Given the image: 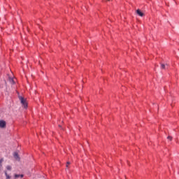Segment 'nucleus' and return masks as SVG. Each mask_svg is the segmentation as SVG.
Segmentation results:
<instances>
[{
	"label": "nucleus",
	"mask_w": 179,
	"mask_h": 179,
	"mask_svg": "<svg viewBox=\"0 0 179 179\" xmlns=\"http://www.w3.org/2000/svg\"><path fill=\"white\" fill-rule=\"evenodd\" d=\"M4 173H5V176H6H6H8V172H7V171H4Z\"/></svg>",
	"instance_id": "nucleus-13"
},
{
	"label": "nucleus",
	"mask_w": 179,
	"mask_h": 179,
	"mask_svg": "<svg viewBox=\"0 0 179 179\" xmlns=\"http://www.w3.org/2000/svg\"><path fill=\"white\" fill-rule=\"evenodd\" d=\"M20 101L22 104L24 108H27V101L22 96H19Z\"/></svg>",
	"instance_id": "nucleus-1"
},
{
	"label": "nucleus",
	"mask_w": 179,
	"mask_h": 179,
	"mask_svg": "<svg viewBox=\"0 0 179 179\" xmlns=\"http://www.w3.org/2000/svg\"><path fill=\"white\" fill-rule=\"evenodd\" d=\"M108 1H110V0H108Z\"/></svg>",
	"instance_id": "nucleus-14"
},
{
	"label": "nucleus",
	"mask_w": 179,
	"mask_h": 179,
	"mask_svg": "<svg viewBox=\"0 0 179 179\" xmlns=\"http://www.w3.org/2000/svg\"><path fill=\"white\" fill-rule=\"evenodd\" d=\"M6 169H7V170H8V171H10V170H12V166L8 165V166H6Z\"/></svg>",
	"instance_id": "nucleus-8"
},
{
	"label": "nucleus",
	"mask_w": 179,
	"mask_h": 179,
	"mask_svg": "<svg viewBox=\"0 0 179 179\" xmlns=\"http://www.w3.org/2000/svg\"><path fill=\"white\" fill-rule=\"evenodd\" d=\"M136 13H137V15H138V16H141V17H142V16H143V13H142L141 11V10H137Z\"/></svg>",
	"instance_id": "nucleus-4"
},
{
	"label": "nucleus",
	"mask_w": 179,
	"mask_h": 179,
	"mask_svg": "<svg viewBox=\"0 0 179 179\" xmlns=\"http://www.w3.org/2000/svg\"><path fill=\"white\" fill-rule=\"evenodd\" d=\"M2 163H3V158H1L0 159V169H1V167H2Z\"/></svg>",
	"instance_id": "nucleus-7"
},
{
	"label": "nucleus",
	"mask_w": 179,
	"mask_h": 179,
	"mask_svg": "<svg viewBox=\"0 0 179 179\" xmlns=\"http://www.w3.org/2000/svg\"><path fill=\"white\" fill-rule=\"evenodd\" d=\"M13 157L15 159V160H17V162L20 161V157H19V154L17 152H14Z\"/></svg>",
	"instance_id": "nucleus-3"
},
{
	"label": "nucleus",
	"mask_w": 179,
	"mask_h": 179,
	"mask_svg": "<svg viewBox=\"0 0 179 179\" xmlns=\"http://www.w3.org/2000/svg\"><path fill=\"white\" fill-rule=\"evenodd\" d=\"M167 139H169V141H173V137L169 136L167 137Z\"/></svg>",
	"instance_id": "nucleus-9"
},
{
	"label": "nucleus",
	"mask_w": 179,
	"mask_h": 179,
	"mask_svg": "<svg viewBox=\"0 0 179 179\" xmlns=\"http://www.w3.org/2000/svg\"><path fill=\"white\" fill-rule=\"evenodd\" d=\"M69 164H71V162H67V163H66V167H68V166H69Z\"/></svg>",
	"instance_id": "nucleus-12"
},
{
	"label": "nucleus",
	"mask_w": 179,
	"mask_h": 179,
	"mask_svg": "<svg viewBox=\"0 0 179 179\" xmlns=\"http://www.w3.org/2000/svg\"><path fill=\"white\" fill-rule=\"evenodd\" d=\"M15 178H19V177H20V178H23L24 176L23 174H21V175H17V174H15L14 176Z\"/></svg>",
	"instance_id": "nucleus-5"
},
{
	"label": "nucleus",
	"mask_w": 179,
	"mask_h": 179,
	"mask_svg": "<svg viewBox=\"0 0 179 179\" xmlns=\"http://www.w3.org/2000/svg\"><path fill=\"white\" fill-rule=\"evenodd\" d=\"M6 177V179H10V176L9 175H7Z\"/></svg>",
	"instance_id": "nucleus-11"
},
{
	"label": "nucleus",
	"mask_w": 179,
	"mask_h": 179,
	"mask_svg": "<svg viewBox=\"0 0 179 179\" xmlns=\"http://www.w3.org/2000/svg\"><path fill=\"white\" fill-rule=\"evenodd\" d=\"M166 66H167V64H161V69H166Z\"/></svg>",
	"instance_id": "nucleus-6"
},
{
	"label": "nucleus",
	"mask_w": 179,
	"mask_h": 179,
	"mask_svg": "<svg viewBox=\"0 0 179 179\" xmlns=\"http://www.w3.org/2000/svg\"><path fill=\"white\" fill-rule=\"evenodd\" d=\"M10 82L13 85L15 84V81L13 80V79L10 78Z\"/></svg>",
	"instance_id": "nucleus-10"
},
{
	"label": "nucleus",
	"mask_w": 179,
	"mask_h": 179,
	"mask_svg": "<svg viewBox=\"0 0 179 179\" xmlns=\"http://www.w3.org/2000/svg\"><path fill=\"white\" fill-rule=\"evenodd\" d=\"M0 128H6V122L0 120Z\"/></svg>",
	"instance_id": "nucleus-2"
}]
</instances>
